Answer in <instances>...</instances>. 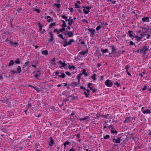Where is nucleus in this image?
<instances>
[{
    "mask_svg": "<svg viewBox=\"0 0 151 151\" xmlns=\"http://www.w3.org/2000/svg\"><path fill=\"white\" fill-rule=\"evenodd\" d=\"M147 44H146L145 45L143 46L142 48L141 49V51L144 55L146 54L147 53V51L148 50L150 51L149 48V46H147Z\"/></svg>",
    "mask_w": 151,
    "mask_h": 151,
    "instance_id": "nucleus-1",
    "label": "nucleus"
},
{
    "mask_svg": "<svg viewBox=\"0 0 151 151\" xmlns=\"http://www.w3.org/2000/svg\"><path fill=\"white\" fill-rule=\"evenodd\" d=\"M105 84L108 87H111L113 84V82L112 81L109 80L107 79L105 82Z\"/></svg>",
    "mask_w": 151,
    "mask_h": 151,
    "instance_id": "nucleus-2",
    "label": "nucleus"
},
{
    "mask_svg": "<svg viewBox=\"0 0 151 151\" xmlns=\"http://www.w3.org/2000/svg\"><path fill=\"white\" fill-rule=\"evenodd\" d=\"M79 120L81 122L82 121H85V122L90 121V119L89 117L88 116H86L83 118H80L79 119Z\"/></svg>",
    "mask_w": 151,
    "mask_h": 151,
    "instance_id": "nucleus-3",
    "label": "nucleus"
},
{
    "mask_svg": "<svg viewBox=\"0 0 151 151\" xmlns=\"http://www.w3.org/2000/svg\"><path fill=\"white\" fill-rule=\"evenodd\" d=\"M41 74L40 72L39 71H37L34 73V76L37 79L39 80L40 79V75Z\"/></svg>",
    "mask_w": 151,
    "mask_h": 151,
    "instance_id": "nucleus-4",
    "label": "nucleus"
},
{
    "mask_svg": "<svg viewBox=\"0 0 151 151\" xmlns=\"http://www.w3.org/2000/svg\"><path fill=\"white\" fill-rule=\"evenodd\" d=\"M112 141L114 143L116 144H119L121 141V138L120 137H118L117 138H113Z\"/></svg>",
    "mask_w": 151,
    "mask_h": 151,
    "instance_id": "nucleus-5",
    "label": "nucleus"
},
{
    "mask_svg": "<svg viewBox=\"0 0 151 151\" xmlns=\"http://www.w3.org/2000/svg\"><path fill=\"white\" fill-rule=\"evenodd\" d=\"M110 47L112 48V51L111 53H109V55H111V54L115 55L117 54V52H115L116 51V48L114 45H111Z\"/></svg>",
    "mask_w": 151,
    "mask_h": 151,
    "instance_id": "nucleus-6",
    "label": "nucleus"
},
{
    "mask_svg": "<svg viewBox=\"0 0 151 151\" xmlns=\"http://www.w3.org/2000/svg\"><path fill=\"white\" fill-rule=\"evenodd\" d=\"M88 30L91 33L90 36H92L95 33V30L94 29L89 28L88 29Z\"/></svg>",
    "mask_w": 151,
    "mask_h": 151,
    "instance_id": "nucleus-7",
    "label": "nucleus"
},
{
    "mask_svg": "<svg viewBox=\"0 0 151 151\" xmlns=\"http://www.w3.org/2000/svg\"><path fill=\"white\" fill-rule=\"evenodd\" d=\"M49 139H50V141L49 142V145L50 146H52L55 143L54 142L51 137H50Z\"/></svg>",
    "mask_w": 151,
    "mask_h": 151,
    "instance_id": "nucleus-8",
    "label": "nucleus"
},
{
    "mask_svg": "<svg viewBox=\"0 0 151 151\" xmlns=\"http://www.w3.org/2000/svg\"><path fill=\"white\" fill-rule=\"evenodd\" d=\"M66 32H67V34L68 35V36L69 37H72L73 36V33L72 32L66 31Z\"/></svg>",
    "mask_w": 151,
    "mask_h": 151,
    "instance_id": "nucleus-9",
    "label": "nucleus"
},
{
    "mask_svg": "<svg viewBox=\"0 0 151 151\" xmlns=\"http://www.w3.org/2000/svg\"><path fill=\"white\" fill-rule=\"evenodd\" d=\"M142 20L144 22H150L149 18L147 17L142 18Z\"/></svg>",
    "mask_w": 151,
    "mask_h": 151,
    "instance_id": "nucleus-10",
    "label": "nucleus"
},
{
    "mask_svg": "<svg viewBox=\"0 0 151 151\" xmlns=\"http://www.w3.org/2000/svg\"><path fill=\"white\" fill-rule=\"evenodd\" d=\"M142 113L144 114H150L151 113L149 109H147L145 110L142 111Z\"/></svg>",
    "mask_w": 151,
    "mask_h": 151,
    "instance_id": "nucleus-11",
    "label": "nucleus"
},
{
    "mask_svg": "<svg viewBox=\"0 0 151 151\" xmlns=\"http://www.w3.org/2000/svg\"><path fill=\"white\" fill-rule=\"evenodd\" d=\"M88 52V50H86V51H82L78 53L79 56H80L81 55H85L86 53H87Z\"/></svg>",
    "mask_w": 151,
    "mask_h": 151,
    "instance_id": "nucleus-12",
    "label": "nucleus"
},
{
    "mask_svg": "<svg viewBox=\"0 0 151 151\" xmlns=\"http://www.w3.org/2000/svg\"><path fill=\"white\" fill-rule=\"evenodd\" d=\"M96 117H95V118L98 119L101 116V113L100 112H97V113H96Z\"/></svg>",
    "mask_w": 151,
    "mask_h": 151,
    "instance_id": "nucleus-13",
    "label": "nucleus"
},
{
    "mask_svg": "<svg viewBox=\"0 0 151 151\" xmlns=\"http://www.w3.org/2000/svg\"><path fill=\"white\" fill-rule=\"evenodd\" d=\"M112 129L111 130V133H114L115 134H116L118 132L113 127L112 128Z\"/></svg>",
    "mask_w": 151,
    "mask_h": 151,
    "instance_id": "nucleus-14",
    "label": "nucleus"
},
{
    "mask_svg": "<svg viewBox=\"0 0 151 151\" xmlns=\"http://www.w3.org/2000/svg\"><path fill=\"white\" fill-rule=\"evenodd\" d=\"M96 73H94L93 75L91 76V78L93 79V81H96Z\"/></svg>",
    "mask_w": 151,
    "mask_h": 151,
    "instance_id": "nucleus-15",
    "label": "nucleus"
},
{
    "mask_svg": "<svg viewBox=\"0 0 151 151\" xmlns=\"http://www.w3.org/2000/svg\"><path fill=\"white\" fill-rule=\"evenodd\" d=\"M54 6L56 7L58 9H59L60 7L61 4L60 3H55L53 4Z\"/></svg>",
    "mask_w": 151,
    "mask_h": 151,
    "instance_id": "nucleus-16",
    "label": "nucleus"
},
{
    "mask_svg": "<svg viewBox=\"0 0 151 151\" xmlns=\"http://www.w3.org/2000/svg\"><path fill=\"white\" fill-rule=\"evenodd\" d=\"M41 53L45 55H47L48 54V51L47 50L42 51L41 52Z\"/></svg>",
    "mask_w": 151,
    "mask_h": 151,
    "instance_id": "nucleus-17",
    "label": "nucleus"
},
{
    "mask_svg": "<svg viewBox=\"0 0 151 151\" xmlns=\"http://www.w3.org/2000/svg\"><path fill=\"white\" fill-rule=\"evenodd\" d=\"M61 21L63 23V24H62V27H67L66 25V24L65 23V21L63 20H61Z\"/></svg>",
    "mask_w": 151,
    "mask_h": 151,
    "instance_id": "nucleus-18",
    "label": "nucleus"
},
{
    "mask_svg": "<svg viewBox=\"0 0 151 151\" xmlns=\"http://www.w3.org/2000/svg\"><path fill=\"white\" fill-rule=\"evenodd\" d=\"M28 69V68L25 65H23L22 67V70L24 71H27Z\"/></svg>",
    "mask_w": 151,
    "mask_h": 151,
    "instance_id": "nucleus-19",
    "label": "nucleus"
},
{
    "mask_svg": "<svg viewBox=\"0 0 151 151\" xmlns=\"http://www.w3.org/2000/svg\"><path fill=\"white\" fill-rule=\"evenodd\" d=\"M17 70V73H21V72L22 71V70L20 67L19 66H18Z\"/></svg>",
    "mask_w": 151,
    "mask_h": 151,
    "instance_id": "nucleus-20",
    "label": "nucleus"
},
{
    "mask_svg": "<svg viewBox=\"0 0 151 151\" xmlns=\"http://www.w3.org/2000/svg\"><path fill=\"white\" fill-rule=\"evenodd\" d=\"M65 41L64 42V44H63V45L64 47H66L68 45V42L67 41V39H66L64 40Z\"/></svg>",
    "mask_w": 151,
    "mask_h": 151,
    "instance_id": "nucleus-21",
    "label": "nucleus"
},
{
    "mask_svg": "<svg viewBox=\"0 0 151 151\" xmlns=\"http://www.w3.org/2000/svg\"><path fill=\"white\" fill-rule=\"evenodd\" d=\"M101 51L103 53L107 52L109 51V50L107 49H104L103 48H102L101 50Z\"/></svg>",
    "mask_w": 151,
    "mask_h": 151,
    "instance_id": "nucleus-22",
    "label": "nucleus"
},
{
    "mask_svg": "<svg viewBox=\"0 0 151 151\" xmlns=\"http://www.w3.org/2000/svg\"><path fill=\"white\" fill-rule=\"evenodd\" d=\"M70 143V142L68 141H66L63 144V145L64 147H66L67 145H68Z\"/></svg>",
    "mask_w": 151,
    "mask_h": 151,
    "instance_id": "nucleus-23",
    "label": "nucleus"
},
{
    "mask_svg": "<svg viewBox=\"0 0 151 151\" xmlns=\"http://www.w3.org/2000/svg\"><path fill=\"white\" fill-rule=\"evenodd\" d=\"M131 117L129 116L127 117L125 119L124 121V123H125L126 122H127L129 121V120L131 119Z\"/></svg>",
    "mask_w": 151,
    "mask_h": 151,
    "instance_id": "nucleus-24",
    "label": "nucleus"
},
{
    "mask_svg": "<svg viewBox=\"0 0 151 151\" xmlns=\"http://www.w3.org/2000/svg\"><path fill=\"white\" fill-rule=\"evenodd\" d=\"M55 23L52 22L50 23L49 25V27L50 28H52L53 26H55Z\"/></svg>",
    "mask_w": 151,
    "mask_h": 151,
    "instance_id": "nucleus-25",
    "label": "nucleus"
},
{
    "mask_svg": "<svg viewBox=\"0 0 151 151\" xmlns=\"http://www.w3.org/2000/svg\"><path fill=\"white\" fill-rule=\"evenodd\" d=\"M73 22L74 21L73 19H71L70 20V22H68V24L70 26L73 23Z\"/></svg>",
    "mask_w": 151,
    "mask_h": 151,
    "instance_id": "nucleus-26",
    "label": "nucleus"
},
{
    "mask_svg": "<svg viewBox=\"0 0 151 151\" xmlns=\"http://www.w3.org/2000/svg\"><path fill=\"white\" fill-rule=\"evenodd\" d=\"M73 85V86L77 87L78 86V83L77 82L73 81L72 82Z\"/></svg>",
    "mask_w": 151,
    "mask_h": 151,
    "instance_id": "nucleus-27",
    "label": "nucleus"
},
{
    "mask_svg": "<svg viewBox=\"0 0 151 151\" xmlns=\"http://www.w3.org/2000/svg\"><path fill=\"white\" fill-rule=\"evenodd\" d=\"M82 73H80L76 77L77 79L78 80H80L82 76Z\"/></svg>",
    "mask_w": 151,
    "mask_h": 151,
    "instance_id": "nucleus-28",
    "label": "nucleus"
},
{
    "mask_svg": "<svg viewBox=\"0 0 151 151\" xmlns=\"http://www.w3.org/2000/svg\"><path fill=\"white\" fill-rule=\"evenodd\" d=\"M33 10L34 11L36 12L37 13H39L40 12V10L37 9L33 8Z\"/></svg>",
    "mask_w": 151,
    "mask_h": 151,
    "instance_id": "nucleus-29",
    "label": "nucleus"
},
{
    "mask_svg": "<svg viewBox=\"0 0 151 151\" xmlns=\"http://www.w3.org/2000/svg\"><path fill=\"white\" fill-rule=\"evenodd\" d=\"M132 32V31L131 30H129L128 32L129 33V35L130 37L132 38V37H134V36L132 35L131 34V33Z\"/></svg>",
    "mask_w": 151,
    "mask_h": 151,
    "instance_id": "nucleus-30",
    "label": "nucleus"
},
{
    "mask_svg": "<svg viewBox=\"0 0 151 151\" xmlns=\"http://www.w3.org/2000/svg\"><path fill=\"white\" fill-rule=\"evenodd\" d=\"M84 8H86L87 10V12H90V11H89V10L92 8V6H86V7H83Z\"/></svg>",
    "mask_w": 151,
    "mask_h": 151,
    "instance_id": "nucleus-31",
    "label": "nucleus"
},
{
    "mask_svg": "<svg viewBox=\"0 0 151 151\" xmlns=\"http://www.w3.org/2000/svg\"><path fill=\"white\" fill-rule=\"evenodd\" d=\"M74 42V40L73 39H71L68 42V44L70 45L71 44V43Z\"/></svg>",
    "mask_w": 151,
    "mask_h": 151,
    "instance_id": "nucleus-32",
    "label": "nucleus"
},
{
    "mask_svg": "<svg viewBox=\"0 0 151 151\" xmlns=\"http://www.w3.org/2000/svg\"><path fill=\"white\" fill-rule=\"evenodd\" d=\"M101 23L102 25L106 26L108 25V24L107 22H101Z\"/></svg>",
    "mask_w": 151,
    "mask_h": 151,
    "instance_id": "nucleus-33",
    "label": "nucleus"
},
{
    "mask_svg": "<svg viewBox=\"0 0 151 151\" xmlns=\"http://www.w3.org/2000/svg\"><path fill=\"white\" fill-rule=\"evenodd\" d=\"M14 63L13 60H11L9 63V66H10L13 65Z\"/></svg>",
    "mask_w": 151,
    "mask_h": 151,
    "instance_id": "nucleus-34",
    "label": "nucleus"
},
{
    "mask_svg": "<svg viewBox=\"0 0 151 151\" xmlns=\"http://www.w3.org/2000/svg\"><path fill=\"white\" fill-rule=\"evenodd\" d=\"M110 138V136L108 134H106L105 136L104 137V139H109Z\"/></svg>",
    "mask_w": 151,
    "mask_h": 151,
    "instance_id": "nucleus-35",
    "label": "nucleus"
},
{
    "mask_svg": "<svg viewBox=\"0 0 151 151\" xmlns=\"http://www.w3.org/2000/svg\"><path fill=\"white\" fill-rule=\"evenodd\" d=\"M65 27H62V28L61 29H59V31L61 32H62L63 31H64L65 30Z\"/></svg>",
    "mask_w": 151,
    "mask_h": 151,
    "instance_id": "nucleus-36",
    "label": "nucleus"
},
{
    "mask_svg": "<svg viewBox=\"0 0 151 151\" xmlns=\"http://www.w3.org/2000/svg\"><path fill=\"white\" fill-rule=\"evenodd\" d=\"M75 68V67L74 65L71 66L70 65L69 66V68L70 69H72L73 70H74Z\"/></svg>",
    "mask_w": 151,
    "mask_h": 151,
    "instance_id": "nucleus-37",
    "label": "nucleus"
},
{
    "mask_svg": "<svg viewBox=\"0 0 151 151\" xmlns=\"http://www.w3.org/2000/svg\"><path fill=\"white\" fill-rule=\"evenodd\" d=\"M84 93L86 97L88 98L89 97L88 96L90 95L89 93H87L85 91H84Z\"/></svg>",
    "mask_w": 151,
    "mask_h": 151,
    "instance_id": "nucleus-38",
    "label": "nucleus"
},
{
    "mask_svg": "<svg viewBox=\"0 0 151 151\" xmlns=\"http://www.w3.org/2000/svg\"><path fill=\"white\" fill-rule=\"evenodd\" d=\"M65 74H64V73H62V74L61 75L59 76V77H62L63 78H64L65 76Z\"/></svg>",
    "mask_w": 151,
    "mask_h": 151,
    "instance_id": "nucleus-39",
    "label": "nucleus"
},
{
    "mask_svg": "<svg viewBox=\"0 0 151 151\" xmlns=\"http://www.w3.org/2000/svg\"><path fill=\"white\" fill-rule=\"evenodd\" d=\"M58 36L59 37H60L61 39H62L63 40H65V38L63 37V35L62 34H60L58 35Z\"/></svg>",
    "mask_w": 151,
    "mask_h": 151,
    "instance_id": "nucleus-40",
    "label": "nucleus"
},
{
    "mask_svg": "<svg viewBox=\"0 0 151 151\" xmlns=\"http://www.w3.org/2000/svg\"><path fill=\"white\" fill-rule=\"evenodd\" d=\"M49 36L51 38H53V35L52 32H49Z\"/></svg>",
    "mask_w": 151,
    "mask_h": 151,
    "instance_id": "nucleus-41",
    "label": "nucleus"
},
{
    "mask_svg": "<svg viewBox=\"0 0 151 151\" xmlns=\"http://www.w3.org/2000/svg\"><path fill=\"white\" fill-rule=\"evenodd\" d=\"M61 64L62 65V66L60 67L61 68L63 67H65L67 65V64L64 63H62Z\"/></svg>",
    "mask_w": 151,
    "mask_h": 151,
    "instance_id": "nucleus-42",
    "label": "nucleus"
},
{
    "mask_svg": "<svg viewBox=\"0 0 151 151\" xmlns=\"http://www.w3.org/2000/svg\"><path fill=\"white\" fill-rule=\"evenodd\" d=\"M14 63L17 64H19L20 63V62L19 61V59L18 58L16 59V60L14 61Z\"/></svg>",
    "mask_w": 151,
    "mask_h": 151,
    "instance_id": "nucleus-43",
    "label": "nucleus"
},
{
    "mask_svg": "<svg viewBox=\"0 0 151 151\" xmlns=\"http://www.w3.org/2000/svg\"><path fill=\"white\" fill-rule=\"evenodd\" d=\"M61 17L63 19H65V20L67 19L68 17H66L65 15H62Z\"/></svg>",
    "mask_w": 151,
    "mask_h": 151,
    "instance_id": "nucleus-44",
    "label": "nucleus"
},
{
    "mask_svg": "<svg viewBox=\"0 0 151 151\" xmlns=\"http://www.w3.org/2000/svg\"><path fill=\"white\" fill-rule=\"evenodd\" d=\"M101 27V25H99L96 28V30L98 31Z\"/></svg>",
    "mask_w": 151,
    "mask_h": 151,
    "instance_id": "nucleus-45",
    "label": "nucleus"
},
{
    "mask_svg": "<svg viewBox=\"0 0 151 151\" xmlns=\"http://www.w3.org/2000/svg\"><path fill=\"white\" fill-rule=\"evenodd\" d=\"M74 6L76 8H78L80 7V6L79 5H78L77 3L75 4Z\"/></svg>",
    "mask_w": 151,
    "mask_h": 151,
    "instance_id": "nucleus-46",
    "label": "nucleus"
},
{
    "mask_svg": "<svg viewBox=\"0 0 151 151\" xmlns=\"http://www.w3.org/2000/svg\"><path fill=\"white\" fill-rule=\"evenodd\" d=\"M83 11L84 12L85 14H88V13L89 12H87V11H86V10L85 8H84L83 9Z\"/></svg>",
    "mask_w": 151,
    "mask_h": 151,
    "instance_id": "nucleus-47",
    "label": "nucleus"
},
{
    "mask_svg": "<svg viewBox=\"0 0 151 151\" xmlns=\"http://www.w3.org/2000/svg\"><path fill=\"white\" fill-rule=\"evenodd\" d=\"M22 9L21 8H20L19 9H18L17 10V11L18 13H21L22 11Z\"/></svg>",
    "mask_w": 151,
    "mask_h": 151,
    "instance_id": "nucleus-48",
    "label": "nucleus"
},
{
    "mask_svg": "<svg viewBox=\"0 0 151 151\" xmlns=\"http://www.w3.org/2000/svg\"><path fill=\"white\" fill-rule=\"evenodd\" d=\"M50 109H51L53 111H55V109L53 106H50Z\"/></svg>",
    "mask_w": 151,
    "mask_h": 151,
    "instance_id": "nucleus-49",
    "label": "nucleus"
},
{
    "mask_svg": "<svg viewBox=\"0 0 151 151\" xmlns=\"http://www.w3.org/2000/svg\"><path fill=\"white\" fill-rule=\"evenodd\" d=\"M130 66L129 65H126L125 69L126 70H129V68Z\"/></svg>",
    "mask_w": 151,
    "mask_h": 151,
    "instance_id": "nucleus-50",
    "label": "nucleus"
},
{
    "mask_svg": "<svg viewBox=\"0 0 151 151\" xmlns=\"http://www.w3.org/2000/svg\"><path fill=\"white\" fill-rule=\"evenodd\" d=\"M37 92L39 91V89L37 88V86H35V87L34 88Z\"/></svg>",
    "mask_w": 151,
    "mask_h": 151,
    "instance_id": "nucleus-51",
    "label": "nucleus"
},
{
    "mask_svg": "<svg viewBox=\"0 0 151 151\" xmlns=\"http://www.w3.org/2000/svg\"><path fill=\"white\" fill-rule=\"evenodd\" d=\"M145 72H143L139 74V76H141L142 77L143 76V75L144 74H145Z\"/></svg>",
    "mask_w": 151,
    "mask_h": 151,
    "instance_id": "nucleus-52",
    "label": "nucleus"
},
{
    "mask_svg": "<svg viewBox=\"0 0 151 151\" xmlns=\"http://www.w3.org/2000/svg\"><path fill=\"white\" fill-rule=\"evenodd\" d=\"M19 45V44L17 42H14L13 43V45L15 47H17V46Z\"/></svg>",
    "mask_w": 151,
    "mask_h": 151,
    "instance_id": "nucleus-53",
    "label": "nucleus"
},
{
    "mask_svg": "<svg viewBox=\"0 0 151 151\" xmlns=\"http://www.w3.org/2000/svg\"><path fill=\"white\" fill-rule=\"evenodd\" d=\"M147 86L145 85L144 86V87L142 88V90L143 91H144L147 88Z\"/></svg>",
    "mask_w": 151,
    "mask_h": 151,
    "instance_id": "nucleus-54",
    "label": "nucleus"
},
{
    "mask_svg": "<svg viewBox=\"0 0 151 151\" xmlns=\"http://www.w3.org/2000/svg\"><path fill=\"white\" fill-rule=\"evenodd\" d=\"M11 72L12 73V74H14L15 73L17 74V71H15L14 70H12L11 71Z\"/></svg>",
    "mask_w": 151,
    "mask_h": 151,
    "instance_id": "nucleus-55",
    "label": "nucleus"
},
{
    "mask_svg": "<svg viewBox=\"0 0 151 151\" xmlns=\"http://www.w3.org/2000/svg\"><path fill=\"white\" fill-rule=\"evenodd\" d=\"M39 31H41L42 30V25L39 24Z\"/></svg>",
    "mask_w": 151,
    "mask_h": 151,
    "instance_id": "nucleus-56",
    "label": "nucleus"
},
{
    "mask_svg": "<svg viewBox=\"0 0 151 151\" xmlns=\"http://www.w3.org/2000/svg\"><path fill=\"white\" fill-rule=\"evenodd\" d=\"M114 84L115 85H117V87H119L120 86V84L119 83H118L117 82H116Z\"/></svg>",
    "mask_w": 151,
    "mask_h": 151,
    "instance_id": "nucleus-57",
    "label": "nucleus"
},
{
    "mask_svg": "<svg viewBox=\"0 0 151 151\" xmlns=\"http://www.w3.org/2000/svg\"><path fill=\"white\" fill-rule=\"evenodd\" d=\"M134 52H137V53H141L142 52L141 51V49L140 50H137V51H135Z\"/></svg>",
    "mask_w": 151,
    "mask_h": 151,
    "instance_id": "nucleus-58",
    "label": "nucleus"
},
{
    "mask_svg": "<svg viewBox=\"0 0 151 151\" xmlns=\"http://www.w3.org/2000/svg\"><path fill=\"white\" fill-rule=\"evenodd\" d=\"M129 45H135V44L132 41H130L129 42Z\"/></svg>",
    "mask_w": 151,
    "mask_h": 151,
    "instance_id": "nucleus-59",
    "label": "nucleus"
},
{
    "mask_svg": "<svg viewBox=\"0 0 151 151\" xmlns=\"http://www.w3.org/2000/svg\"><path fill=\"white\" fill-rule=\"evenodd\" d=\"M109 115V114H107L104 115V116H103V117H104L106 119H107Z\"/></svg>",
    "mask_w": 151,
    "mask_h": 151,
    "instance_id": "nucleus-60",
    "label": "nucleus"
},
{
    "mask_svg": "<svg viewBox=\"0 0 151 151\" xmlns=\"http://www.w3.org/2000/svg\"><path fill=\"white\" fill-rule=\"evenodd\" d=\"M29 63V61L28 60V61H27L23 65H25V66H26L27 67H28V66H27V64H28V63Z\"/></svg>",
    "mask_w": 151,
    "mask_h": 151,
    "instance_id": "nucleus-61",
    "label": "nucleus"
},
{
    "mask_svg": "<svg viewBox=\"0 0 151 151\" xmlns=\"http://www.w3.org/2000/svg\"><path fill=\"white\" fill-rule=\"evenodd\" d=\"M76 137L78 139H79L80 138V133H78L76 135Z\"/></svg>",
    "mask_w": 151,
    "mask_h": 151,
    "instance_id": "nucleus-62",
    "label": "nucleus"
},
{
    "mask_svg": "<svg viewBox=\"0 0 151 151\" xmlns=\"http://www.w3.org/2000/svg\"><path fill=\"white\" fill-rule=\"evenodd\" d=\"M141 38H142L141 37H138L136 39L138 42H139V41H140Z\"/></svg>",
    "mask_w": 151,
    "mask_h": 151,
    "instance_id": "nucleus-63",
    "label": "nucleus"
},
{
    "mask_svg": "<svg viewBox=\"0 0 151 151\" xmlns=\"http://www.w3.org/2000/svg\"><path fill=\"white\" fill-rule=\"evenodd\" d=\"M53 40V38H51L50 39H49L48 40V41L49 42H51Z\"/></svg>",
    "mask_w": 151,
    "mask_h": 151,
    "instance_id": "nucleus-64",
    "label": "nucleus"
}]
</instances>
